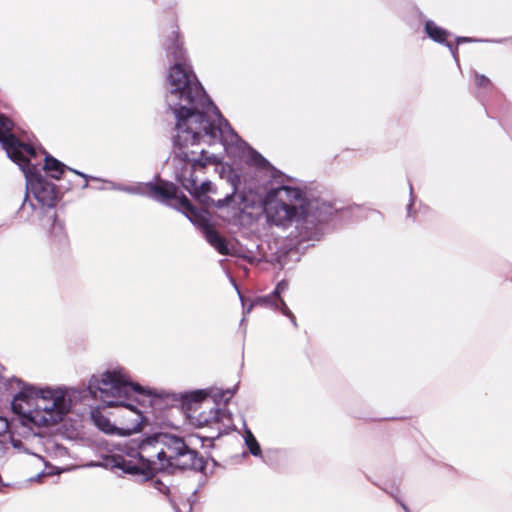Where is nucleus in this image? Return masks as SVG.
<instances>
[{
  "label": "nucleus",
  "mask_w": 512,
  "mask_h": 512,
  "mask_svg": "<svg viewBox=\"0 0 512 512\" xmlns=\"http://www.w3.org/2000/svg\"><path fill=\"white\" fill-rule=\"evenodd\" d=\"M162 46L170 64L165 78L164 101L175 118L173 144L219 143L225 149L242 144L194 73L177 27L165 33Z\"/></svg>",
  "instance_id": "nucleus-1"
},
{
  "label": "nucleus",
  "mask_w": 512,
  "mask_h": 512,
  "mask_svg": "<svg viewBox=\"0 0 512 512\" xmlns=\"http://www.w3.org/2000/svg\"><path fill=\"white\" fill-rule=\"evenodd\" d=\"M246 162L253 172L244 179L243 191L238 195L241 209L261 204L271 224L293 228L290 235L300 242L319 240L320 225L334 214L333 206L291 186L290 179L256 150L250 149Z\"/></svg>",
  "instance_id": "nucleus-2"
},
{
  "label": "nucleus",
  "mask_w": 512,
  "mask_h": 512,
  "mask_svg": "<svg viewBox=\"0 0 512 512\" xmlns=\"http://www.w3.org/2000/svg\"><path fill=\"white\" fill-rule=\"evenodd\" d=\"M10 389H17L11 401L15 417L8 421L0 416V443L9 434L10 443L19 452L30 453L27 442L38 436L35 428L60 422L80 398L75 389H37L18 378L8 380Z\"/></svg>",
  "instance_id": "nucleus-3"
},
{
  "label": "nucleus",
  "mask_w": 512,
  "mask_h": 512,
  "mask_svg": "<svg viewBox=\"0 0 512 512\" xmlns=\"http://www.w3.org/2000/svg\"><path fill=\"white\" fill-rule=\"evenodd\" d=\"M13 122L0 113V144L7 156L22 170L26 194L16 216L23 222H35L51 211L58 200L56 186L48 181L36 162L38 151L13 134Z\"/></svg>",
  "instance_id": "nucleus-4"
},
{
  "label": "nucleus",
  "mask_w": 512,
  "mask_h": 512,
  "mask_svg": "<svg viewBox=\"0 0 512 512\" xmlns=\"http://www.w3.org/2000/svg\"><path fill=\"white\" fill-rule=\"evenodd\" d=\"M87 390L94 399L107 407L119 408L123 436L142 430L146 417L137 405H142L146 398L156 396L153 390L133 383L123 368L92 376Z\"/></svg>",
  "instance_id": "nucleus-5"
},
{
  "label": "nucleus",
  "mask_w": 512,
  "mask_h": 512,
  "mask_svg": "<svg viewBox=\"0 0 512 512\" xmlns=\"http://www.w3.org/2000/svg\"><path fill=\"white\" fill-rule=\"evenodd\" d=\"M159 433H155L144 439H132L123 444V451L128 459L113 457V467L121 469L130 475H142L146 479L153 477L159 471H163V450L159 444Z\"/></svg>",
  "instance_id": "nucleus-6"
},
{
  "label": "nucleus",
  "mask_w": 512,
  "mask_h": 512,
  "mask_svg": "<svg viewBox=\"0 0 512 512\" xmlns=\"http://www.w3.org/2000/svg\"><path fill=\"white\" fill-rule=\"evenodd\" d=\"M191 145H174L173 163L175 174L181 185L194 197H206V194L212 190V183L204 181L200 185L194 177V172L198 168H204L207 164H217L219 157L215 154H209L201 150L199 155L195 151H189Z\"/></svg>",
  "instance_id": "nucleus-7"
},
{
  "label": "nucleus",
  "mask_w": 512,
  "mask_h": 512,
  "mask_svg": "<svg viewBox=\"0 0 512 512\" xmlns=\"http://www.w3.org/2000/svg\"><path fill=\"white\" fill-rule=\"evenodd\" d=\"M125 193L147 196L157 202L174 206L171 200H176L178 209H182L185 216L194 222L198 219L199 211L191 204L185 195L178 196V188L171 182L159 180L158 182H139L135 185H126Z\"/></svg>",
  "instance_id": "nucleus-8"
},
{
  "label": "nucleus",
  "mask_w": 512,
  "mask_h": 512,
  "mask_svg": "<svg viewBox=\"0 0 512 512\" xmlns=\"http://www.w3.org/2000/svg\"><path fill=\"white\" fill-rule=\"evenodd\" d=\"M159 439L161 450L164 452L163 471L203 468L202 458L198 456L196 450L185 443L182 437L171 433H159Z\"/></svg>",
  "instance_id": "nucleus-9"
},
{
  "label": "nucleus",
  "mask_w": 512,
  "mask_h": 512,
  "mask_svg": "<svg viewBox=\"0 0 512 512\" xmlns=\"http://www.w3.org/2000/svg\"><path fill=\"white\" fill-rule=\"evenodd\" d=\"M258 305L272 308L274 310H280L281 313L287 316L291 320V323L295 327H297V322L294 314L288 308V306L281 297H276L275 295H273V293L267 296L258 297L253 302L250 303V305L247 307L246 313H250L252 308Z\"/></svg>",
  "instance_id": "nucleus-10"
},
{
  "label": "nucleus",
  "mask_w": 512,
  "mask_h": 512,
  "mask_svg": "<svg viewBox=\"0 0 512 512\" xmlns=\"http://www.w3.org/2000/svg\"><path fill=\"white\" fill-rule=\"evenodd\" d=\"M41 152L45 155V157H44V165H43L42 169L51 178L59 180L65 170H70L71 172H73V173H75V174L85 178V180H87L89 178L88 175H86V174H84L82 172H79V171H77L75 169L67 167L65 164H63L61 161H59L58 159H56L53 156H51L50 154H48L46 151L43 150ZM82 187L83 188H87L88 187L87 181H85V183L83 184Z\"/></svg>",
  "instance_id": "nucleus-11"
},
{
  "label": "nucleus",
  "mask_w": 512,
  "mask_h": 512,
  "mask_svg": "<svg viewBox=\"0 0 512 512\" xmlns=\"http://www.w3.org/2000/svg\"><path fill=\"white\" fill-rule=\"evenodd\" d=\"M225 418H228L226 410L218 408L215 401H213V406H210L208 411L203 410L198 416L194 417L195 425L199 427L223 422Z\"/></svg>",
  "instance_id": "nucleus-12"
},
{
  "label": "nucleus",
  "mask_w": 512,
  "mask_h": 512,
  "mask_svg": "<svg viewBox=\"0 0 512 512\" xmlns=\"http://www.w3.org/2000/svg\"><path fill=\"white\" fill-rule=\"evenodd\" d=\"M424 31L426 35L434 42L439 44L446 43L447 38L450 36L449 31L438 26L432 20H426L424 23Z\"/></svg>",
  "instance_id": "nucleus-13"
},
{
  "label": "nucleus",
  "mask_w": 512,
  "mask_h": 512,
  "mask_svg": "<svg viewBox=\"0 0 512 512\" xmlns=\"http://www.w3.org/2000/svg\"><path fill=\"white\" fill-rule=\"evenodd\" d=\"M204 233L207 242L213 246L220 254L228 255L229 250L225 240L218 234V232L211 228L208 224L204 225Z\"/></svg>",
  "instance_id": "nucleus-14"
},
{
  "label": "nucleus",
  "mask_w": 512,
  "mask_h": 512,
  "mask_svg": "<svg viewBox=\"0 0 512 512\" xmlns=\"http://www.w3.org/2000/svg\"><path fill=\"white\" fill-rule=\"evenodd\" d=\"M96 426L106 434L123 436L120 427L112 424L109 419L102 415L92 414Z\"/></svg>",
  "instance_id": "nucleus-15"
},
{
  "label": "nucleus",
  "mask_w": 512,
  "mask_h": 512,
  "mask_svg": "<svg viewBox=\"0 0 512 512\" xmlns=\"http://www.w3.org/2000/svg\"><path fill=\"white\" fill-rule=\"evenodd\" d=\"M244 439H245V444L249 449V452L253 456H256V457L260 456L261 455V447H260L257 439L255 438V436L253 435V433L250 430H246Z\"/></svg>",
  "instance_id": "nucleus-16"
},
{
  "label": "nucleus",
  "mask_w": 512,
  "mask_h": 512,
  "mask_svg": "<svg viewBox=\"0 0 512 512\" xmlns=\"http://www.w3.org/2000/svg\"><path fill=\"white\" fill-rule=\"evenodd\" d=\"M237 187L234 185V191L231 194H227L224 198L217 200L215 206L217 208H224L230 206L236 200Z\"/></svg>",
  "instance_id": "nucleus-17"
},
{
  "label": "nucleus",
  "mask_w": 512,
  "mask_h": 512,
  "mask_svg": "<svg viewBox=\"0 0 512 512\" xmlns=\"http://www.w3.org/2000/svg\"><path fill=\"white\" fill-rule=\"evenodd\" d=\"M207 395L208 393L206 390H196L191 392L187 398L191 402L197 403L204 401L205 404H208V400L206 399Z\"/></svg>",
  "instance_id": "nucleus-18"
},
{
  "label": "nucleus",
  "mask_w": 512,
  "mask_h": 512,
  "mask_svg": "<svg viewBox=\"0 0 512 512\" xmlns=\"http://www.w3.org/2000/svg\"><path fill=\"white\" fill-rule=\"evenodd\" d=\"M475 84L480 88L487 89L491 86V81L485 75L475 72Z\"/></svg>",
  "instance_id": "nucleus-19"
},
{
  "label": "nucleus",
  "mask_w": 512,
  "mask_h": 512,
  "mask_svg": "<svg viewBox=\"0 0 512 512\" xmlns=\"http://www.w3.org/2000/svg\"><path fill=\"white\" fill-rule=\"evenodd\" d=\"M288 288V284L285 281H281L277 284L276 288L272 292L276 297H281V292Z\"/></svg>",
  "instance_id": "nucleus-20"
},
{
  "label": "nucleus",
  "mask_w": 512,
  "mask_h": 512,
  "mask_svg": "<svg viewBox=\"0 0 512 512\" xmlns=\"http://www.w3.org/2000/svg\"><path fill=\"white\" fill-rule=\"evenodd\" d=\"M478 41H479L478 39L471 38V37H463V36L456 37L457 45L462 44V43H471V42H478Z\"/></svg>",
  "instance_id": "nucleus-21"
},
{
  "label": "nucleus",
  "mask_w": 512,
  "mask_h": 512,
  "mask_svg": "<svg viewBox=\"0 0 512 512\" xmlns=\"http://www.w3.org/2000/svg\"><path fill=\"white\" fill-rule=\"evenodd\" d=\"M105 182L109 185V188L113 189V190H118V191L124 192V189L126 188V185H123V184L115 183L112 181H105Z\"/></svg>",
  "instance_id": "nucleus-22"
},
{
  "label": "nucleus",
  "mask_w": 512,
  "mask_h": 512,
  "mask_svg": "<svg viewBox=\"0 0 512 512\" xmlns=\"http://www.w3.org/2000/svg\"><path fill=\"white\" fill-rule=\"evenodd\" d=\"M443 45H445V46L449 49V51H450V53L452 54L453 58H454L456 61H458L457 47H454V46H453L450 42H448L447 40H446V43H444Z\"/></svg>",
  "instance_id": "nucleus-23"
},
{
  "label": "nucleus",
  "mask_w": 512,
  "mask_h": 512,
  "mask_svg": "<svg viewBox=\"0 0 512 512\" xmlns=\"http://www.w3.org/2000/svg\"><path fill=\"white\" fill-rule=\"evenodd\" d=\"M409 191H410V197H411V198H410V202H409V204H408V206H407L408 214H410V211H411V209H412L413 202H414V199H413V187H412V185H411V184L409 185Z\"/></svg>",
  "instance_id": "nucleus-24"
},
{
  "label": "nucleus",
  "mask_w": 512,
  "mask_h": 512,
  "mask_svg": "<svg viewBox=\"0 0 512 512\" xmlns=\"http://www.w3.org/2000/svg\"><path fill=\"white\" fill-rule=\"evenodd\" d=\"M238 296H240V299H241V301H242V305H243V309H244V317H243V319L241 320V324H242V323L244 322V320H245V315L247 314V313H246L247 307H246V305H245V302H244L243 297L241 296V293H238Z\"/></svg>",
  "instance_id": "nucleus-25"
},
{
  "label": "nucleus",
  "mask_w": 512,
  "mask_h": 512,
  "mask_svg": "<svg viewBox=\"0 0 512 512\" xmlns=\"http://www.w3.org/2000/svg\"><path fill=\"white\" fill-rule=\"evenodd\" d=\"M227 393L229 394V396L226 398V400H228L233 394L231 391H227Z\"/></svg>",
  "instance_id": "nucleus-26"
},
{
  "label": "nucleus",
  "mask_w": 512,
  "mask_h": 512,
  "mask_svg": "<svg viewBox=\"0 0 512 512\" xmlns=\"http://www.w3.org/2000/svg\"><path fill=\"white\" fill-rule=\"evenodd\" d=\"M403 509L406 511V512H409L408 508L404 505V504H401Z\"/></svg>",
  "instance_id": "nucleus-27"
}]
</instances>
